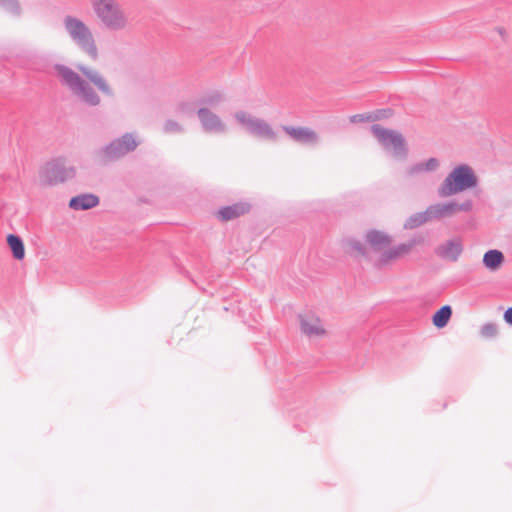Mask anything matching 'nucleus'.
Returning a JSON list of instances; mask_svg holds the SVG:
<instances>
[{
    "label": "nucleus",
    "instance_id": "nucleus-1",
    "mask_svg": "<svg viewBox=\"0 0 512 512\" xmlns=\"http://www.w3.org/2000/svg\"><path fill=\"white\" fill-rule=\"evenodd\" d=\"M53 69L60 84L67 88L77 100L88 106L96 107L101 103L100 96L90 83L104 95L114 96V91L107 79L96 69L79 65L78 70L86 79L64 64H55Z\"/></svg>",
    "mask_w": 512,
    "mask_h": 512
},
{
    "label": "nucleus",
    "instance_id": "nucleus-2",
    "mask_svg": "<svg viewBox=\"0 0 512 512\" xmlns=\"http://www.w3.org/2000/svg\"><path fill=\"white\" fill-rule=\"evenodd\" d=\"M91 8L101 25L112 32L127 31L132 19L119 0H90Z\"/></svg>",
    "mask_w": 512,
    "mask_h": 512
},
{
    "label": "nucleus",
    "instance_id": "nucleus-3",
    "mask_svg": "<svg viewBox=\"0 0 512 512\" xmlns=\"http://www.w3.org/2000/svg\"><path fill=\"white\" fill-rule=\"evenodd\" d=\"M63 28L69 37L82 52L92 60L99 57L98 47L91 27L81 18L68 14L63 17Z\"/></svg>",
    "mask_w": 512,
    "mask_h": 512
},
{
    "label": "nucleus",
    "instance_id": "nucleus-4",
    "mask_svg": "<svg viewBox=\"0 0 512 512\" xmlns=\"http://www.w3.org/2000/svg\"><path fill=\"white\" fill-rule=\"evenodd\" d=\"M478 178L473 169L466 164L456 166L437 189L438 196L447 198L476 187Z\"/></svg>",
    "mask_w": 512,
    "mask_h": 512
},
{
    "label": "nucleus",
    "instance_id": "nucleus-5",
    "mask_svg": "<svg viewBox=\"0 0 512 512\" xmlns=\"http://www.w3.org/2000/svg\"><path fill=\"white\" fill-rule=\"evenodd\" d=\"M76 168L65 157H56L46 162L39 170V182L42 186H56L71 180Z\"/></svg>",
    "mask_w": 512,
    "mask_h": 512
},
{
    "label": "nucleus",
    "instance_id": "nucleus-6",
    "mask_svg": "<svg viewBox=\"0 0 512 512\" xmlns=\"http://www.w3.org/2000/svg\"><path fill=\"white\" fill-rule=\"evenodd\" d=\"M374 137L385 151L397 160H405L408 156V147L403 135L391 129H386L379 124L371 126Z\"/></svg>",
    "mask_w": 512,
    "mask_h": 512
},
{
    "label": "nucleus",
    "instance_id": "nucleus-7",
    "mask_svg": "<svg viewBox=\"0 0 512 512\" xmlns=\"http://www.w3.org/2000/svg\"><path fill=\"white\" fill-rule=\"evenodd\" d=\"M234 118L244 131L255 137L268 141H276L278 138L277 132L267 121L247 111H236Z\"/></svg>",
    "mask_w": 512,
    "mask_h": 512
},
{
    "label": "nucleus",
    "instance_id": "nucleus-8",
    "mask_svg": "<svg viewBox=\"0 0 512 512\" xmlns=\"http://www.w3.org/2000/svg\"><path fill=\"white\" fill-rule=\"evenodd\" d=\"M141 143L136 133H125L103 147L99 154L104 161L117 160L134 151Z\"/></svg>",
    "mask_w": 512,
    "mask_h": 512
},
{
    "label": "nucleus",
    "instance_id": "nucleus-9",
    "mask_svg": "<svg viewBox=\"0 0 512 512\" xmlns=\"http://www.w3.org/2000/svg\"><path fill=\"white\" fill-rule=\"evenodd\" d=\"M431 222L439 221L445 218L453 217L458 211L470 212L473 209L472 200L468 199L462 203H457L454 200L446 202H438L431 204L427 207Z\"/></svg>",
    "mask_w": 512,
    "mask_h": 512
},
{
    "label": "nucleus",
    "instance_id": "nucleus-10",
    "mask_svg": "<svg viewBox=\"0 0 512 512\" xmlns=\"http://www.w3.org/2000/svg\"><path fill=\"white\" fill-rule=\"evenodd\" d=\"M197 116L202 129L207 133L224 134L227 131V125L222 119L209 108L200 107L197 110Z\"/></svg>",
    "mask_w": 512,
    "mask_h": 512
},
{
    "label": "nucleus",
    "instance_id": "nucleus-11",
    "mask_svg": "<svg viewBox=\"0 0 512 512\" xmlns=\"http://www.w3.org/2000/svg\"><path fill=\"white\" fill-rule=\"evenodd\" d=\"M282 130L295 142L302 145L315 146L320 142V136L309 127L282 126Z\"/></svg>",
    "mask_w": 512,
    "mask_h": 512
},
{
    "label": "nucleus",
    "instance_id": "nucleus-12",
    "mask_svg": "<svg viewBox=\"0 0 512 512\" xmlns=\"http://www.w3.org/2000/svg\"><path fill=\"white\" fill-rule=\"evenodd\" d=\"M464 245L461 237L450 238L435 248V254L449 262H456L463 253Z\"/></svg>",
    "mask_w": 512,
    "mask_h": 512
},
{
    "label": "nucleus",
    "instance_id": "nucleus-13",
    "mask_svg": "<svg viewBox=\"0 0 512 512\" xmlns=\"http://www.w3.org/2000/svg\"><path fill=\"white\" fill-rule=\"evenodd\" d=\"M301 331L309 337H319L325 334V329L319 318L313 315L300 317Z\"/></svg>",
    "mask_w": 512,
    "mask_h": 512
},
{
    "label": "nucleus",
    "instance_id": "nucleus-14",
    "mask_svg": "<svg viewBox=\"0 0 512 512\" xmlns=\"http://www.w3.org/2000/svg\"><path fill=\"white\" fill-rule=\"evenodd\" d=\"M416 244V240H411L407 243H402L393 248H389L382 253L379 261L381 264H386L389 261L398 259L399 257L408 254Z\"/></svg>",
    "mask_w": 512,
    "mask_h": 512
},
{
    "label": "nucleus",
    "instance_id": "nucleus-15",
    "mask_svg": "<svg viewBox=\"0 0 512 512\" xmlns=\"http://www.w3.org/2000/svg\"><path fill=\"white\" fill-rule=\"evenodd\" d=\"M99 204V198L91 193L77 195L71 198L69 207L73 210H88L96 207Z\"/></svg>",
    "mask_w": 512,
    "mask_h": 512
},
{
    "label": "nucleus",
    "instance_id": "nucleus-16",
    "mask_svg": "<svg viewBox=\"0 0 512 512\" xmlns=\"http://www.w3.org/2000/svg\"><path fill=\"white\" fill-rule=\"evenodd\" d=\"M439 167V161L436 158H429L426 161L418 162L409 166L405 174L407 177H415L421 173H428L437 170Z\"/></svg>",
    "mask_w": 512,
    "mask_h": 512
},
{
    "label": "nucleus",
    "instance_id": "nucleus-17",
    "mask_svg": "<svg viewBox=\"0 0 512 512\" xmlns=\"http://www.w3.org/2000/svg\"><path fill=\"white\" fill-rule=\"evenodd\" d=\"M366 242L376 251H381L388 247L391 243V238L388 234L378 231L370 230L365 235Z\"/></svg>",
    "mask_w": 512,
    "mask_h": 512
},
{
    "label": "nucleus",
    "instance_id": "nucleus-18",
    "mask_svg": "<svg viewBox=\"0 0 512 512\" xmlns=\"http://www.w3.org/2000/svg\"><path fill=\"white\" fill-rule=\"evenodd\" d=\"M250 209V205L247 203H236L231 206H226L218 211V216L224 220H232L240 215L245 214Z\"/></svg>",
    "mask_w": 512,
    "mask_h": 512
},
{
    "label": "nucleus",
    "instance_id": "nucleus-19",
    "mask_svg": "<svg viewBox=\"0 0 512 512\" xmlns=\"http://www.w3.org/2000/svg\"><path fill=\"white\" fill-rule=\"evenodd\" d=\"M504 262V255L501 251L492 249L483 256V264L490 271H497Z\"/></svg>",
    "mask_w": 512,
    "mask_h": 512
},
{
    "label": "nucleus",
    "instance_id": "nucleus-20",
    "mask_svg": "<svg viewBox=\"0 0 512 512\" xmlns=\"http://www.w3.org/2000/svg\"><path fill=\"white\" fill-rule=\"evenodd\" d=\"M431 222L430 215L428 209L412 214L408 217L404 223L405 229H415L424 225L425 223Z\"/></svg>",
    "mask_w": 512,
    "mask_h": 512
},
{
    "label": "nucleus",
    "instance_id": "nucleus-21",
    "mask_svg": "<svg viewBox=\"0 0 512 512\" xmlns=\"http://www.w3.org/2000/svg\"><path fill=\"white\" fill-rule=\"evenodd\" d=\"M7 243L13 253V256L17 260H22L25 256V248L22 239L14 234H9L7 237Z\"/></svg>",
    "mask_w": 512,
    "mask_h": 512
},
{
    "label": "nucleus",
    "instance_id": "nucleus-22",
    "mask_svg": "<svg viewBox=\"0 0 512 512\" xmlns=\"http://www.w3.org/2000/svg\"><path fill=\"white\" fill-rule=\"evenodd\" d=\"M225 100L224 95L219 91H211L205 95H203L198 103L201 107H217Z\"/></svg>",
    "mask_w": 512,
    "mask_h": 512
},
{
    "label": "nucleus",
    "instance_id": "nucleus-23",
    "mask_svg": "<svg viewBox=\"0 0 512 512\" xmlns=\"http://www.w3.org/2000/svg\"><path fill=\"white\" fill-rule=\"evenodd\" d=\"M451 316V307L449 305H444L433 315L432 322L437 328H443L447 325Z\"/></svg>",
    "mask_w": 512,
    "mask_h": 512
},
{
    "label": "nucleus",
    "instance_id": "nucleus-24",
    "mask_svg": "<svg viewBox=\"0 0 512 512\" xmlns=\"http://www.w3.org/2000/svg\"><path fill=\"white\" fill-rule=\"evenodd\" d=\"M0 8L15 18H20L23 8L19 0H0Z\"/></svg>",
    "mask_w": 512,
    "mask_h": 512
},
{
    "label": "nucleus",
    "instance_id": "nucleus-25",
    "mask_svg": "<svg viewBox=\"0 0 512 512\" xmlns=\"http://www.w3.org/2000/svg\"><path fill=\"white\" fill-rule=\"evenodd\" d=\"M162 131L165 134H182L185 128L181 123L173 119H167L163 124Z\"/></svg>",
    "mask_w": 512,
    "mask_h": 512
},
{
    "label": "nucleus",
    "instance_id": "nucleus-26",
    "mask_svg": "<svg viewBox=\"0 0 512 512\" xmlns=\"http://www.w3.org/2000/svg\"><path fill=\"white\" fill-rule=\"evenodd\" d=\"M498 333V326L495 323H485L480 330V334L484 338H493Z\"/></svg>",
    "mask_w": 512,
    "mask_h": 512
},
{
    "label": "nucleus",
    "instance_id": "nucleus-27",
    "mask_svg": "<svg viewBox=\"0 0 512 512\" xmlns=\"http://www.w3.org/2000/svg\"><path fill=\"white\" fill-rule=\"evenodd\" d=\"M193 110V105L190 102H179L175 107V113L183 116L191 115Z\"/></svg>",
    "mask_w": 512,
    "mask_h": 512
},
{
    "label": "nucleus",
    "instance_id": "nucleus-28",
    "mask_svg": "<svg viewBox=\"0 0 512 512\" xmlns=\"http://www.w3.org/2000/svg\"><path fill=\"white\" fill-rule=\"evenodd\" d=\"M373 120V114L372 113H365V114H355L350 117V121L352 123L356 122H368Z\"/></svg>",
    "mask_w": 512,
    "mask_h": 512
},
{
    "label": "nucleus",
    "instance_id": "nucleus-29",
    "mask_svg": "<svg viewBox=\"0 0 512 512\" xmlns=\"http://www.w3.org/2000/svg\"><path fill=\"white\" fill-rule=\"evenodd\" d=\"M349 246L352 250L356 251L357 253L361 254V255H364L365 254V249H364V246L363 244L358 241V240H350L349 241Z\"/></svg>",
    "mask_w": 512,
    "mask_h": 512
},
{
    "label": "nucleus",
    "instance_id": "nucleus-30",
    "mask_svg": "<svg viewBox=\"0 0 512 512\" xmlns=\"http://www.w3.org/2000/svg\"><path fill=\"white\" fill-rule=\"evenodd\" d=\"M391 115V110H379L375 114H373V120L381 119L384 117H388Z\"/></svg>",
    "mask_w": 512,
    "mask_h": 512
},
{
    "label": "nucleus",
    "instance_id": "nucleus-31",
    "mask_svg": "<svg viewBox=\"0 0 512 512\" xmlns=\"http://www.w3.org/2000/svg\"><path fill=\"white\" fill-rule=\"evenodd\" d=\"M504 320H505L506 323L512 325V307H509L504 312Z\"/></svg>",
    "mask_w": 512,
    "mask_h": 512
}]
</instances>
